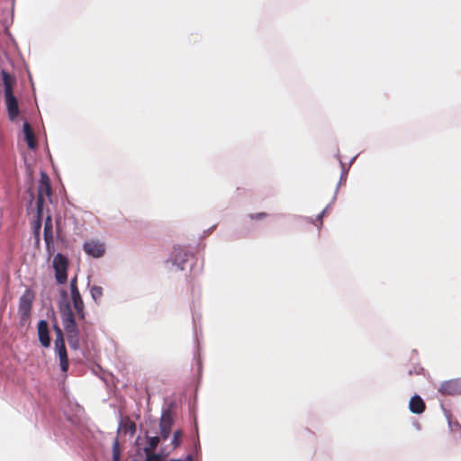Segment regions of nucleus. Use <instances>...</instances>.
Segmentation results:
<instances>
[{
    "label": "nucleus",
    "instance_id": "nucleus-1",
    "mask_svg": "<svg viewBox=\"0 0 461 461\" xmlns=\"http://www.w3.org/2000/svg\"><path fill=\"white\" fill-rule=\"evenodd\" d=\"M1 76L4 84L5 100L8 117L9 120L13 122L19 115L18 100L13 92L15 78L4 69L1 71Z\"/></svg>",
    "mask_w": 461,
    "mask_h": 461
},
{
    "label": "nucleus",
    "instance_id": "nucleus-2",
    "mask_svg": "<svg viewBox=\"0 0 461 461\" xmlns=\"http://www.w3.org/2000/svg\"><path fill=\"white\" fill-rule=\"evenodd\" d=\"M45 197H51V187L50 178L47 174L42 173L38 187L37 196V212L40 215L43 212V205L45 203Z\"/></svg>",
    "mask_w": 461,
    "mask_h": 461
},
{
    "label": "nucleus",
    "instance_id": "nucleus-3",
    "mask_svg": "<svg viewBox=\"0 0 461 461\" xmlns=\"http://www.w3.org/2000/svg\"><path fill=\"white\" fill-rule=\"evenodd\" d=\"M68 258L60 254V253H58L54 258H53V267H54V270H55V277H56V280L58 282V284H65L67 282V279H68V274H67V270H68Z\"/></svg>",
    "mask_w": 461,
    "mask_h": 461
},
{
    "label": "nucleus",
    "instance_id": "nucleus-4",
    "mask_svg": "<svg viewBox=\"0 0 461 461\" xmlns=\"http://www.w3.org/2000/svg\"><path fill=\"white\" fill-rule=\"evenodd\" d=\"M33 300L34 294L31 290H26L20 297L18 311L23 321H26L30 317Z\"/></svg>",
    "mask_w": 461,
    "mask_h": 461
},
{
    "label": "nucleus",
    "instance_id": "nucleus-5",
    "mask_svg": "<svg viewBox=\"0 0 461 461\" xmlns=\"http://www.w3.org/2000/svg\"><path fill=\"white\" fill-rule=\"evenodd\" d=\"M43 238L46 244V249L50 255L54 253V241H53V223L50 215H48L44 223Z\"/></svg>",
    "mask_w": 461,
    "mask_h": 461
},
{
    "label": "nucleus",
    "instance_id": "nucleus-6",
    "mask_svg": "<svg viewBox=\"0 0 461 461\" xmlns=\"http://www.w3.org/2000/svg\"><path fill=\"white\" fill-rule=\"evenodd\" d=\"M438 392L443 395L461 394V380L451 379L443 382L438 388Z\"/></svg>",
    "mask_w": 461,
    "mask_h": 461
},
{
    "label": "nucleus",
    "instance_id": "nucleus-7",
    "mask_svg": "<svg viewBox=\"0 0 461 461\" xmlns=\"http://www.w3.org/2000/svg\"><path fill=\"white\" fill-rule=\"evenodd\" d=\"M60 313L65 331L77 327L73 311L69 303H67L63 308L60 309Z\"/></svg>",
    "mask_w": 461,
    "mask_h": 461
},
{
    "label": "nucleus",
    "instance_id": "nucleus-8",
    "mask_svg": "<svg viewBox=\"0 0 461 461\" xmlns=\"http://www.w3.org/2000/svg\"><path fill=\"white\" fill-rule=\"evenodd\" d=\"M84 251L94 258H100L104 254V245L96 240L86 241L83 245Z\"/></svg>",
    "mask_w": 461,
    "mask_h": 461
},
{
    "label": "nucleus",
    "instance_id": "nucleus-9",
    "mask_svg": "<svg viewBox=\"0 0 461 461\" xmlns=\"http://www.w3.org/2000/svg\"><path fill=\"white\" fill-rule=\"evenodd\" d=\"M37 330L40 343L42 347L49 348L50 346V338L48 322L45 320H41L38 322Z\"/></svg>",
    "mask_w": 461,
    "mask_h": 461
},
{
    "label": "nucleus",
    "instance_id": "nucleus-10",
    "mask_svg": "<svg viewBox=\"0 0 461 461\" xmlns=\"http://www.w3.org/2000/svg\"><path fill=\"white\" fill-rule=\"evenodd\" d=\"M55 351L59 356L61 371L63 373H67L69 367V363L65 343L55 344Z\"/></svg>",
    "mask_w": 461,
    "mask_h": 461
},
{
    "label": "nucleus",
    "instance_id": "nucleus-11",
    "mask_svg": "<svg viewBox=\"0 0 461 461\" xmlns=\"http://www.w3.org/2000/svg\"><path fill=\"white\" fill-rule=\"evenodd\" d=\"M173 424L172 417L169 413H164L160 420V434L163 439H167L171 432V428Z\"/></svg>",
    "mask_w": 461,
    "mask_h": 461
},
{
    "label": "nucleus",
    "instance_id": "nucleus-12",
    "mask_svg": "<svg viewBox=\"0 0 461 461\" xmlns=\"http://www.w3.org/2000/svg\"><path fill=\"white\" fill-rule=\"evenodd\" d=\"M409 408L412 413L420 414L425 411L426 405L419 395H414L410 400Z\"/></svg>",
    "mask_w": 461,
    "mask_h": 461
},
{
    "label": "nucleus",
    "instance_id": "nucleus-13",
    "mask_svg": "<svg viewBox=\"0 0 461 461\" xmlns=\"http://www.w3.org/2000/svg\"><path fill=\"white\" fill-rule=\"evenodd\" d=\"M71 300L73 303L74 309L81 320H85L86 318V312H85V303L83 302V299L81 297V294H72Z\"/></svg>",
    "mask_w": 461,
    "mask_h": 461
},
{
    "label": "nucleus",
    "instance_id": "nucleus-14",
    "mask_svg": "<svg viewBox=\"0 0 461 461\" xmlns=\"http://www.w3.org/2000/svg\"><path fill=\"white\" fill-rule=\"evenodd\" d=\"M67 339L69 347L73 349H77L79 348V331L78 328L71 329L66 330Z\"/></svg>",
    "mask_w": 461,
    "mask_h": 461
},
{
    "label": "nucleus",
    "instance_id": "nucleus-15",
    "mask_svg": "<svg viewBox=\"0 0 461 461\" xmlns=\"http://www.w3.org/2000/svg\"><path fill=\"white\" fill-rule=\"evenodd\" d=\"M23 133L29 148L34 149L36 146V140L33 131L29 122L23 123Z\"/></svg>",
    "mask_w": 461,
    "mask_h": 461
},
{
    "label": "nucleus",
    "instance_id": "nucleus-16",
    "mask_svg": "<svg viewBox=\"0 0 461 461\" xmlns=\"http://www.w3.org/2000/svg\"><path fill=\"white\" fill-rule=\"evenodd\" d=\"M158 443H159V438L158 436L148 438V444L144 447V452L147 456H149V455H155L153 452L157 448Z\"/></svg>",
    "mask_w": 461,
    "mask_h": 461
},
{
    "label": "nucleus",
    "instance_id": "nucleus-17",
    "mask_svg": "<svg viewBox=\"0 0 461 461\" xmlns=\"http://www.w3.org/2000/svg\"><path fill=\"white\" fill-rule=\"evenodd\" d=\"M41 217H42V212L40 215L37 213V220L34 221L33 226H32L33 233L35 236V242L37 245L40 243V230L41 228Z\"/></svg>",
    "mask_w": 461,
    "mask_h": 461
},
{
    "label": "nucleus",
    "instance_id": "nucleus-18",
    "mask_svg": "<svg viewBox=\"0 0 461 461\" xmlns=\"http://www.w3.org/2000/svg\"><path fill=\"white\" fill-rule=\"evenodd\" d=\"M90 293L94 301L98 303L103 296V288L98 285H93L90 289Z\"/></svg>",
    "mask_w": 461,
    "mask_h": 461
},
{
    "label": "nucleus",
    "instance_id": "nucleus-19",
    "mask_svg": "<svg viewBox=\"0 0 461 461\" xmlns=\"http://www.w3.org/2000/svg\"><path fill=\"white\" fill-rule=\"evenodd\" d=\"M54 330L56 332V339L54 344L65 343L61 329L59 326L55 325Z\"/></svg>",
    "mask_w": 461,
    "mask_h": 461
},
{
    "label": "nucleus",
    "instance_id": "nucleus-20",
    "mask_svg": "<svg viewBox=\"0 0 461 461\" xmlns=\"http://www.w3.org/2000/svg\"><path fill=\"white\" fill-rule=\"evenodd\" d=\"M181 437H182V431L181 430L175 431L174 437H173V439H172V445H173L174 447H177L180 446V444H181Z\"/></svg>",
    "mask_w": 461,
    "mask_h": 461
},
{
    "label": "nucleus",
    "instance_id": "nucleus-21",
    "mask_svg": "<svg viewBox=\"0 0 461 461\" xmlns=\"http://www.w3.org/2000/svg\"><path fill=\"white\" fill-rule=\"evenodd\" d=\"M70 292H71V295L72 294H80L79 290L77 288V276L72 278L71 281H70Z\"/></svg>",
    "mask_w": 461,
    "mask_h": 461
},
{
    "label": "nucleus",
    "instance_id": "nucleus-22",
    "mask_svg": "<svg viewBox=\"0 0 461 461\" xmlns=\"http://www.w3.org/2000/svg\"><path fill=\"white\" fill-rule=\"evenodd\" d=\"M113 460L120 461V451L118 449V440L116 439L113 447Z\"/></svg>",
    "mask_w": 461,
    "mask_h": 461
},
{
    "label": "nucleus",
    "instance_id": "nucleus-23",
    "mask_svg": "<svg viewBox=\"0 0 461 461\" xmlns=\"http://www.w3.org/2000/svg\"><path fill=\"white\" fill-rule=\"evenodd\" d=\"M267 215V214L266 212H258V213H250L249 215V217L251 220H262V219L266 218Z\"/></svg>",
    "mask_w": 461,
    "mask_h": 461
},
{
    "label": "nucleus",
    "instance_id": "nucleus-24",
    "mask_svg": "<svg viewBox=\"0 0 461 461\" xmlns=\"http://www.w3.org/2000/svg\"><path fill=\"white\" fill-rule=\"evenodd\" d=\"M160 457L158 455H149L146 461H159Z\"/></svg>",
    "mask_w": 461,
    "mask_h": 461
},
{
    "label": "nucleus",
    "instance_id": "nucleus-25",
    "mask_svg": "<svg viewBox=\"0 0 461 461\" xmlns=\"http://www.w3.org/2000/svg\"><path fill=\"white\" fill-rule=\"evenodd\" d=\"M326 210H323L320 214L317 216V221L320 222V225L322 224V217L325 213Z\"/></svg>",
    "mask_w": 461,
    "mask_h": 461
},
{
    "label": "nucleus",
    "instance_id": "nucleus-26",
    "mask_svg": "<svg viewBox=\"0 0 461 461\" xmlns=\"http://www.w3.org/2000/svg\"><path fill=\"white\" fill-rule=\"evenodd\" d=\"M181 249H176L175 260H177V257L180 255Z\"/></svg>",
    "mask_w": 461,
    "mask_h": 461
},
{
    "label": "nucleus",
    "instance_id": "nucleus-27",
    "mask_svg": "<svg viewBox=\"0 0 461 461\" xmlns=\"http://www.w3.org/2000/svg\"><path fill=\"white\" fill-rule=\"evenodd\" d=\"M130 429L131 430L132 433L135 431V424L134 423L131 424Z\"/></svg>",
    "mask_w": 461,
    "mask_h": 461
},
{
    "label": "nucleus",
    "instance_id": "nucleus-28",
    "mask_svg": "<svg viewBox=\"0 0 461 461\" xmlns=\"http://www.w3.org/2000/svg\"><path fill=\"white\" fill-rule=\"evenodd\" d=\"M170 461H182V460H180V459H172Z\"/></svg>",
    "mask_w": 461,
    "mask_h": 461
}]
</instances>
